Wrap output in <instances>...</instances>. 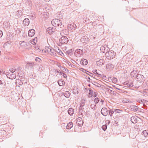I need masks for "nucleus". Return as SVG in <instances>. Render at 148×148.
Masks as SVG:
<instances>
[{
  "label": "nucleus",
  "mask_w": 148,
  "mask_h": 148,
  "mask_svg": "<svg viewBox=\"0 0 148 148\" xmlns=\"http://www.w3.org/2000/svg\"><path fill=\"white\" fill-rule=\"evenodd\" d=\"M116 54V53H114V51L111 50L107 52L105 54V56L108 59H111L115 57Z\"/></svg>",
  "instance_id": "obj_1"
},
{
  "label": "nucleus",
  "mask_w": 148,
  "mask_h": 148,
  "mask_svg": "<svg viewBox=\"0 0 148 148\" xmlns=\"http://www.w3.org/2000/svg\"><path fill=\"white\" fill-rule=\"evenodd\" d=\"M52 25L56 27L60 26L62 25L61 21L58 19H55L52 20L51 21Z\"/></svg>",
  "instance_id": "obj_2"
},
{
  "label": "nucleus",
  "mask_w": 148,
  "mask_h": 148,
  "mask_svg": "<svg viewBox=\"0 0 148 148\" xmlns=\"http://www.w3.org/2000/svg\"><path fill=\"white\" fill-rule=\"evenodd\" d=\"M75 56L78 57H81L83 55V51L79 49H76L74 53Z\"/></svg>",
  "instance_id": "obj_3"
},
{
  "label": "nucleus",
  "mask_w": 148,
  "mask_h": 148,
  "mask_svg": "<svg viewBox=\"0 0 148 148\" xmlns=\"http://www.w3.org/2000/svg\"><path fill=\"white\" fill-rule=\"evenodd\" d=\"M68 41V38L66 36H62L59 40L60 42L62 44H66Z\"/></svg>",
  "instance_id": "obj_4"
},
{
  "label": "nucleus",
  "mask_w": 148,
  "mask_h": 148,
  "mask_svg": "<svg viewBox=\"0 0 148 148\" xmlns=\"http://www.w3.org/2000/svg\"><path fill=\"white\" fill-rule=\"evenodd\" d=\"M135 77L137 81L140 83L143 82L145 80L144 76L140 74H137Z\"/></svg>",
  "instance_id": "obj_5"
},
{
  "label": "nucleus",
  "mask_w": 148,
  "mask_h": 148,
  "mask_svg": "<svg viewBox=\"0 0 148 148\" xmlns=\"http://www.w3.org/2000/svg\"><path fill=\"white\" fill-rule=\"evenodd\" d=\"M76 123L79 126H82L83 124V121L81 117H78L77 119Z\"/></svg>",
  "instance_id": "obj_6"
},
{
  "label": "nucleus",
  "mask_w": 148,
  "mask_h": 148,
  "mask_svg": "<svg viewBox=\"0 0 148 148\" xmlns=\"http://www.w3.org/2000/svg\"><path fill=\"white\" fill-rule=\"evenodd\" d=\"M101 113L103 115L106 116L108 114V112L106 108H103L101 110Z\"/></svg>",
  "instance_id": "obj_7"
},
{
  "label": "nucleus",
  "mask_w": 148,
  "mask_h": 148,
  "mask_svg": "<svg viewBox=\"0 0 148 148\" xmlns=\"http://www.w3.org/2000/svg\"><path fill=\"white\" fill-rule=\"evenodd\" d=\"M55 29L54 28L52 27H48L47 29V32L49 34H51L55 31Z\"/></svg>",
  "instance_id": "obj_8"
},
{
  "label": "nucleus",
  "mask_w": 148,
  "mask_h": 148,
  "mask_svg": "<svg viewBox=\"0 0 148 148\" xmlns=\"http://www.w3.org/2000/svg\"><path fill=\"white\" fill-rule=\"evenodd\" d=\"M35 32V30L33 29H31L29 30L28 33V36L30 37H32L33 36Z\"/></svg>",
  "instance_id": "obj_9"
},
{
  "label": "nucleus",
  "mask_w": 148,
  "mask_h": 148,
  "mask_svg": "<svg viewBox=\"0 0 148 148\" xmlns=\"http://www.w3.org/2000/svg\"><path fill=\"white\" fill-rule=\"evenodd\" d=\"M76 26L75 24L73 23V24H69L67 26V27L71 30H74L75 29Z\"/></svg>",
  "instance_id": "obj_10"
},
{
  "label": "nucleus",
  "mask_w": 148,
  "mask_h": 148,
  "mask_svg": "<svg viewBox=\"0 0 148 148\" xmlns=\"http://www.w3.org/2000/svg\"><path fill=\"white\" fill-rule=\"evenodd\" d=\"M52 56H57V53L56 51L53 48H52L51 49L50 52L49 53Z\"/></svg>",
  "instance_id": "obj_11"
},
{
  "label": "nucleus",
  "mask_w": 148,
  "mask_h": 148,
  "mask_svg": "<svg viewBox=\"0 0 148 148\" xmlns=\"http://www.w3.org/2000/svg\"><path fill=\"white\" fill-rule=\"evenodd\" d=\"M83 109H84V108L81 107H79V115H81L82 116H83V115L85 113V112L84 110H83Z\"/></svg>",
  "instance_id": "obj_12"
},
{
  "label": "nucleus",
  "mask_w": 148,
  "mask_h": 148,
  "mask_svg": "<svg viewBox=\"0 0 148 148\" xmlns=\"http://www.w3.org/2000/svg\"><path fill=\"white\" fill-rule=\"evenodd\" d=\"M130 107L132 110L134 112H136L138 109V107L135 105H131L130 106Z\"/></svg>",
  "instance_id": "obj_13"
},
{
  "label": "nucleus",
  "mask_w": 148,
  "mask_h": 148,
  "mask_svg": "<svg viewBox=\"0 0 148 148\" xmlns=\"http://www.w3.org/2000/svg\"><path fill=\"white\" fill-rule=\"evenodd\" d=\"M24 25L25 26H28L29 23V20L28 18H25L23 21V23Z\"/></svg>",
  "instance_id": "obj_14"
},
{
  "label": "nucleus",
  "mask_w": 148,
  "mask_h": 148,
  "mask_svg": "<svg viewBox=\"0 0 148 148\" xmlns=\"http://www.w3.org/2000/svg\"><path fill=\"white\" fill-rule=\"evenodd\" d=\"M81 63L83 65H85L87 64L88 62L87 60L85 59H82L81 61Z\"/></svg>",
  "instance_id": "obj_15"
},
{
  "label": "nucleus",
  "mask_w": 148,
  "mask_h": 148,
  "mask_svg": "<svg viewBox=\"0 0 148 148\" xmlns=\"http://www.w3.org/2000/svg\"><path fill=\"white\" fill-rule=\"evenodd\" d=\"M34 65V62H27L26 64V66L28 67V68H32Z\"/></svg>",
  "instance_id": "obj_16"
},
{
  "label": "nucleus",
  "mask_w": 148,
  "mask_h": 148,
  "mask_svg": "<svg viewBox=\"0 0 148 148\" xmlns=\"http://www.w3.org/2000/svg\"><path fill=\"white\" fill-rule=\"evenodd\" d=\"M86 103V101L84 99H82L80 104V107L84 108V106L85 105Z\"/></svg>",
  "instance_id": "obj_17"
},
{
  "label": "nucleus",
  "mask_w": 148,
  "mask_h": 148,
  "mask_svg": "<svg viewBox=\"0 0 148 148\" xmlns=\"http://www.w3.org/2000/svg\"><path fill=\"white\" fill-rule=\"evenodd\" d=\"M131 122L134 124H135L137 123V119L135 116H132L131 118Z\"/></svg>",
  "instance_id": "obj_18"
},
{
  "label": "nucleus",
  "mask_w": 148,
  "mask_h": 148,
  "mask_svg": "<svg viewBox=\"0 0 148 148\" xmlns=\"http://www.w3.org/2000/svg\"><path fill=\"white\" fill-rule=\"evenodd\" d=\"M97 64L99 66H101L103 64V59H100L97 62Z\"/></svg>",
  "instance_id": "obj_19"
},
{
  "label": "nucleus",
  "mask_w": 148,
  "mask_h": 148,
  "mask_svg": "<svg viewBox=\"0 0 148 148\" xmlns=\"http://www.w3.org/2000/svg\"><path fill=\"white\" fill-rule=\"evenodd\" d=\"M73 126V123L72 122H70L68 123L66 125V129H71Z\"/></svg>",
  "instance_id": "obj_20"
},
{
  "label": "nucleus",
  "mask_w": 148,
  "mask_h": 148,
  "mask_svg": "<svg viewBox=\"0 0 148 148\" xmlns=\"http://www.w3.org/2000/svg\"><path fill=\"white\" fill-rule=\"evenodd\" d=\"M62 93L64 96L67 98H69L70 95V93L68 91H66L64 92H63Z\"/></svg>",
  "instance_id": "obj_21"
},
{
  "label": "nucleus",
  "mask_w": 148,
  "mask_h": 148,
  "mask_svg": "<svg viewBox=\"0 0 148 148\" xmlns=\"http://www.w3.org/2000/svg\"><path fill=\"white\" fill-rule=\"evenodd\" d=\"M16 83L17 85H18V86H22L23 84L22 82L19 79H16Z\"/></svg>",
  "instance_id": "obj_22"
},
{
  "label": "nucleus",
  "mask_w": 148,
  "mask_h": 148,
  "mask_svg": "<svg viewBox=\"0 0 148 148\" xmlns=\"http://www.w3.org/2000/svg\"><path fill=\"white\" fill-rule=\"evenodd\" d=\"M20 45L21 47L23 48H25L27 46V43L24 41H23L21 43H20Z\"/></svg>",
  "instance_id": "obj_23"
},
{
  "label": "nucleus",
  "mask_w": 148,
  "mask_h": 148,
  "mask_svg": "<svg viewBox=\"0 0 148 148\" xmlns=\"http://www.w3.org/2000/svg\"><path fill=\"white\" fill-rule=\"evenodd\" d=\"M68 112L69 114L72 115L73 113L74 109L72 108H70L68 110Z\"/></svg>",
  "instance_id": "obj_24"
},
{
  "label": "nucleus",
  "mask_w": 148,
  "mask_h": 148,
  "mask_svg": "<svg viewBox=\"0 0 148 148\" xmlns=\"http://www.w3.org/2000/svg\"><path fill=\"white\" fill-rule=\"evenodd\" d=\"M58 83L60 86H63L64 85L65 82L62 79H60L58 81Z\"/></svg>",
  "instance_id": "obj_25"
},
{
  "label": "nucleus",
  "mask_w": 148,
  "mask_h": 148,
  "mask_svg": "<svg viewBox=\"0 0 148 148\" xmlns=\"http://www.w3.org/2000/svg\"><path fill=\"white\" fill-rule=\"evenodd\" d=\"M58 67H60L62 68V69L64 70V72H65L66 73H69V70L67 69L66 68L64 67H62V66H61L60 65V66H58Z\"/></svg>",
  "instance_id": "obj_26"
},
{
  "label": "nucleus",
  "mask_w": 148,
  "mask_h": 148,
  "mask_svg": "<svg viewBox=\"0 0 148 148\" xmlns=\"http://www.w3.org/2000/svg\"><path fill=\"white\" fill-rule=\"evenodd\" d=\"M142 134L145 137H147L148 136V131L146 130H144L142 133Z\"/></svg>",
  "instance_id": "obj_27"
},
{
  "label": "nucleus",
  "mask_w": 148,
  "mask_h": 148,
  "mask_svg": "<svg viewBox=\"0 0 148 148\" xmlns=\"http://www.w3.org/2000/svg\"><path fill=\"white\" fill-rule=\"evenodd\" d=\"M136 70H134L131 73V75L132 77H135L137 75H136Z\"/></svg>",
  "instance_id": "obj_28"
},
{
  "label": "nucleus",
  "mask_w": 148,
  "mask_h": 148,
  "mask_svg": "<svg viewBox=\"0 0 148 148\" xmlns=\"http://www.w3.org/2000/svg\"><path fill=\"white\" fill-rule=\"evenodd\" d=\"M136 101L138 102L139 103L141 104H144V102L145 101V100L142 99H138L136 100Z\"/></svg>",
  "instance_id": "obj_29"
},
{
  "label": "nucleus",
  "mask_w": 148,
  "mask_h": 148,
  "mask_svg": "<svg viewBox=\"0 0 148 148\" xmlns=\"http://www.w3.org/2000/svg\"><path fill=\"white\" fill-rule=\"evenodd\" d=\"M52 48L50 47H49L48 46H46L45 47V52H47L48 53H49L50 52V51L51 49Z\"/></svg>",
  "instance_id": "obj_30"
},
{
  "label": "nucleus",
  "mask_w": 148,
  "mask_h": 148,
  "mask_svg": "<svg viewBox=\"0 0 148 148\" xmlns=\"http://www.w3.org/2000/svg\"><path fill=\"white\" fill-rule=\"evenodd\" d=\"M68 30L66 29H65L62 30V31L61 32L60 34L61 35H62V34H63L65 35H67L68 34Z\"/></svg>",
  "instance_id": "obj_31"
},
{
  "label": "nucleus",
  "mask_w": 148,
  "mask_h": 148,
  "mask_svg": "<svg viewBox=\"0 0 148 148\" xmlns=\"http://www.w3.org/2000/svg\"><path fill=\"white\" fill-rule=\"evenodd\" d=\"M92 72L95 74H96L97 75V76H99V77H101L102 76L101 74H100L97 72V70H93L92 71Z\"/></svg>",
  "instance_id": "obj_32"
},
{
  "label": "nucleus",
  "mask_w": 148,
  "mask_h": 148,
  "mask_svg": "<svg viewBox=\"0 0 148 148\" xmlns=\"http://www.w3.org/2000/svg\"><path fill=\"white\" fill-rule=\"evenodd\" d=\"M128 87H133L134 85V83L132 82H129L128 83H126Z\"/></svg>",
  "instance_id": "obj_33"
},
{
  "label": "nucleus",
  "mask_w": 148,
  "mask_h": 148,
  "mask_svg": "<svg viewBox=\"0 0 148 148\" xmlns=\"http://www.w3.org/2000/svg\"><path fill=\"white\" fill-rule=\"evenodd\" d=\"M89 92L88 95V96L89 97H90L92 96V90L91 88L89 89Z\"/></svg>",
  "instance_id": "obj_34"
},
{
  "label": "nucleus",
  "mask_w": 148,
  "mask_h": 148,
  "mask_svg": "<svg viewBox=\"0 0 148 148\" xmlns=\"http://www.w3.org/2000/svg\"><path fill=\"white\" fill-rule=\"evenodd\" d=\"M112 66H113L112 64L110 63H109L106 66V68L107 69H110L112 68L113 67H112Z\"/></svg>",
  "instance_id": "obj_35"
},
{
  "label": "nucleus",
  "mask_w": 148,
  "mask_h": 148,
  "mask_svg": "<svg viewBox=\"0 0 148 148\" xmlns=\"http://www.w3.org/2000/svg\"><path fill=\"white\" fill-rule=\"evenodd\" d=\"M123 111L120 109H115L114 110V112H115V113H121Z\"/></svg>",
  "instance_id": "obj_36"
},
{
  "label": "nucleus",
  "mask_w": 148,
  "mask_h": 148,
  "mask_svg": "<svg viewBox=\"0 0 148 148\" xmlns=\"http://www.w3.org/2000/svg\"><path fill=\"white\" fill-rule=\"evenodd\" d=\"M145 104L148 105V101L146 100H145V101L144 102V104L143 105L144 107L143 108L145 109H147V107L146 106Z\"/></svg>",
  "instance_id": "obj_37"
},
{
  "label": "nucleus",
  "mask_w": 148,
  "mask_h": 148,
  "mask_svg": "<svg viewBox=\"0 0 148 148\" xmlns=\"http://www.w3.org/2000/svg\"><path fill=\"white\" fill-rule=\"evenodd\" d=\"M26 3L29 6H31L32 5V1L31 0H26Z\"/></svg>",
  "instance_id": "obj_38"
},
{
  "label": "nucleus",
  "mask_w": 148,
  "mask_h": 148,
  "mask_svg": "<svg viewBox=\"0 0 148 148\" xmlns=\"http://www.w3.org/2000/svg\"><path fill=\"white\" fill-rule=\"evenodd\" d=\"M110 87V88L111 89H108V92H110V93L111 94H114V91H113L112 89H113V88H112V87Z\"/></svg>",
  "instance_id": "obj_39"
},
{
  "label": "nucleus",
  "mask_w": 148,
  "mask_h": 148,
  "mask_svg": "<svg viewBox=\"0 0 148 148\" xmlns=\"http://www.w3.org/2000/svg\"><path fill=\"white\" fill-rule=\"evenodd\" d=\"M107 127V125L106 124L102 126V129L104 131L106 130Z\"/></svg>",
  "instance_id": "obj_40"
},
{
  "label": "nucleus",
  "mask_w": 148,
  "mask_h": 148,
  "mask_svg": "<svg viewBox=\"0 0 148 148\" xmlns=\"http://www.w3.org/2000/svg\"><path fill=\"white\" fill-rule=\"evenodd\" d=\"M109 113V114H110V116L111 117L112 115V114L114 113V111L113 110H110L108 112Z\"/></svg>",
  "instance_id": "obj_41"
},
{
  "label": "nucleus",
  "mask_w": 148,
  "mask_h": 148,
  "mask_svg": "<svg viewBox=\"0 0 148 148\" xmlns=\"http://www.w3.org/2000/svg\"><path fill=\"white\" fill-rule=\"evenodd\" d=\"M16 77V75L14 74H11V76L9 77V78L11 79H14Z\"/></svg>",
  "instance_id": "obj_42"
},
{
  "label": "nucleus",
  "mask_w": 148,
  "mask_h": 148,
  "mask_svg": "<svg viewBox=\"0 0 148 148\" xmlns=\"http://www.w3.org/2000/svg\"><path fill=\"white\" fill-rule=\"evenodd\" d=\"M35 60L36 62H40L42 61L40 58L38 57H36L35 59Z\"/></svg>",
  "instance_id": "obj_43"
},
{
  "label": "nucleus",
  "mask_w": 148,
  "mask_h": 148,
  "mask_svg": "<svg viewBox=\"0 0 148 148\" xmlns=\"http://www.w3.org/2000/svg\"><path fill=\"white\" fill-rule=\"evenodd\" d=\"M99 101V99L98 98H96L94 99V102L96 104L98 103Z\"/></svg>",
  "instance_id": "obj_44"
},
{
  "label": "nucleus",
  "mask_w": 148,
  "mask_h": 148,
  "mask_svg": "<svg viewBox=\"0 0 148 148\" xmlns=\"http://www.w3.org/2000/svg\"><path fill=\"white\" fill-rule=\"evenodd\" d=\"M17 12V14H18V15L19 16H21L22 14V13L21 10H18Z\"/></svg>",
  "instance_id": "obj_45"
},
{
  "label": "nucleus",
  "mask_w": 148,
  "mask_h": 148,
  "mask_svg": "<svg viewBox=\"0 0 148 148\" xmlns=\"http://www.w3.org/2000/svg\"><path fill=\"white\" fill-rule=\"evenodd\" d=\"M5 73V71L2 69H0V74L2 75Z\"/></svg>",
  "instance_id": "obj_46"
},
{
  "label": "nucleus",
  "mask_w": 148,
  "mask_h": 148,
  "mask_svg": "<svg viewBox=\"0 0 148 148\" xmlns=\"http://www.w3.org/2000/svg\"><path fill=\"white\" fill-rule=\"evenodd\" d=\"M124 103H128L129 102V101L128 100L126 99L125 98L123 99L122 101Z\"/></svg>",
  "instance_id": "obj_47"
},
{
  "label": "nucleus",
  "mask_w": 148,
  "mask_h": 148,
  "mask_svg": "<svg viewBox=\"0 0 148 148\" xmlns=\"http://www.w3.org/2000/svg\"><path fill=\"white\" fill-rule=\"evenodd\" d=\"M73 50L72 49H70L66 51V53L68 54H69L70 53H71L73 51Z\"/></svg>",
  "instance_id": "obj_48"
},
{
  "label": "nucleus",
  "mask_w": 148,
  "mask_h": 148,
  "mask_svg": "<svg viewBox=\"0 0 148 148\" xmlns=\"http://www.w3.org/2000/svg\"><path fill=\"white\" fill-rule=\"evenodd\" d=\"M6 75L7 77L9 78V77H10L11 76V74H10V73H6Z\"/></svg>",
  "instance_id": "obj_49"
},
{
  "label": "nucleus",
  "mask_w": 148,
  "mask_h": 148,
  "mask_svg": "<svg viewBox=\"0 0 148 148\" xmlns=\"http://www.w3.org/2000/svg\"><path fill=\"white\" fill-rule=\"evenodd\" d=\"M56 50V52H57V55L58 54V53H59V52L61 50H60L58 48V47H57V48H56V49L55 50Z\"/></svg>",
  "instance_id": "obj_50"
},
{
  "label": "nucleus",
  "mask_w": 148,
  "mask_h": 148,
  "mask_svg": "<svg viewBox=\"0 0 148 148\" xmlns=\"http://www.w3.org/2000/svg\"><path fill=\"white\" fill-rule=\"evenodd\" d=\"M10 71L11 72V73H14L15 72V69H10Z\"/></svg>",
  "instance_id": "obj_51"
},
{
  "label": "nucleus",
  "mask_w": 148,
  "mask_h": 148,
  "mask_svg": "<svg viewBox=\"0 0 148 148\" xmlns=\"http://www.w3.org/2000/svg\"><path fill=\"white\" fill-rule=\"evenodd\" d=\"M110 121H109V120H106V121H105V123H106V124H109V123H110Z\"/></svg>",
  "instance_id": "obj_52"
},
{
  "label": "nucleus",
  "mask_w": 148,
  "mask_h": 148,
  "mask_svg": "<svg viewBox=\"0 0 148 148\" xmlns=\"http://www.w3.org/2000/svg\"><path fill=\"white\" fill-rule=\"evenodd\" d=\"M58 54L62 56V55L63 54V53L61 51V50L60 51H59V53H58Z\"/></svg>",
  "instance_id": "obj_53"
},
{
  "label": "nucleus",
  "mask_w": 148,
  "mask_h": 148,
  "mask_svg": "<svg viewBox=\"0 0 148 148\" xmlns=\"http://www.w3.org/2000/svg\"><path fill=\"white\" fill-rule=\"evenodd\" d=\"M97 94L96 92H94L93 94V96L94 97H95L97 96Z\"/></svg>",
  "instance_id": "obj_54"
},
{
  "label": "nucleus",
  "mask_w": 148,
  "mask_h": 148,
  "mask_svg": "<svg viewBox=\"0 0 148 148\" xmlns=\"http://www.w3.org/2000/svg\"><path fill=\"white\" fill-rule=\"evenodd\" d=\"M3 35V33L2 31L0 30V38Z\"/></svg>",
  "instance_id": "obj_55"
},
{
  "label": "nucleus",
  "mask_w": 148,
  "mask_h": 148,
  "mask_svg": "<svg viewBox=\"0 0 148 148\" xmlns=\"http://www.w3.org/2000/svg\"><path fill=\"white\" fill-rule=\"evenodd\" d=\"M62 75L64 78H66L67 77L66 75L64 73Z\"/></svg>",
  "instance_id": "obj_56"
},
{
  "label": "nucleus",
  "mask_w": 148,
  "mask_h": 148,
  "mask_svg": "<svg viewBox=\"0 0 148 148\" xmlns=\"http://www.w3.org/2000/svg\"><path fill=\"white\" fill-rule=\"evenodd\" d=\"M113 81L114 82H117V79L116 78H114Z\"/></svg>",
  "instance_id": "obj_57"
},
{
  "label": "nucleus",
  "mask_w": 148,
  "mask_h": 148,
  "mask_svg": "<svg viewBox=\"0 0 148 148\" xmlns=\"http://www.w3.org/2000/svg\"><path fill=\"white\" fill-rule=\"evenodd\" d=\"M86 78H87L86 79H87V81L88 82H90V78L89 77H88L87 78V76H86Z\"/></svg>",
  "instance_id": "obj_58"
},
{
  "label": "nucleus",
  "mask_w": 148,
  "mask_h": 148,
  "mask_svg": "<svg viewBox=\"0 0 148 148\" xmlns=\"http://www.w3.org/2000/svg\"><path fill=\"white\" fill-rule=\"evenodd\" d=\"M90 73V74H92V75H93V74L92 73H90V72H89V71H87L86 72V73L88 75H89V73Z\"/></svg>",
  "instance_id": "obj_59"
},
{
  "label": "nucleus",
  "mask_w": 148,
  "mask_h": 148,
  "mask_svg": "<svg viewBox=\"0 0 148 148\" xmlns=\"http://www.w3.org/2000/svg\"><path fill=\"white\" fill-rule=\"evenodd\" d=\"M139 85H134V87L135 88H139Z\"/></svg>",
  "instance_id": "obj_60"
},
{
  "label": "nucleus",
  "mask_w": 148,
  "mask_h": 148,
  "mask_svg": "<svg viewBox=\"0 0 148 148\" xmlns=\"http://www.w3.org/2000/svg\"><path fill=\"white\" fill-rule=\"evenodd\" d=\"M103 100L102 99H101L100 102L102 103V104H103Z\"/></svg>",
  "instance_id": "obj_61"
},
{
  "label": "nucleus",
  "mask_w": 148,
  "mask_h": 148,
  "mask_svg": "<svg viewBox=\"0 0 148 148\" xmlns=\"http://www.w3.org/2000/svg\"><path fill=\"white\" fill-rule=\"evenodd\" d=\"M55 72H57V73H60V72L58 71H57V70H56L55 71Z\"/></svg>",
  "instance_id": "obj_62"
},
{
  "label": "nucleus",
  "mask_w": 148,
  "mask_h": 148,
  "mask_svg": "<svg viewBox=\"0 0 148 148\" xmlns=\"http://www.w3.org/2000/svg\"><path fill=\"white\" fill-rule=\"evenodd\" d=\"M60 75H62L64 73H62V72H60Z\"/></svg>",
  "instance_id": "obj_63"
},
{
  "label": "nucleus",
  "mask_w": 148,
  "mask_h": 148,
  "mask_svg": "<svg viewBox=\"0 0 148 148\" xmlns=\"http://www.w3.org/2000/svg\"><path fill=\"white\" fill-rule=\"evenodd\" d=\"M3 83L2 82V81L0 80V85L3 84Z\"/></svg>",
  "instance_id": "obj_64"
}]
</instances>
